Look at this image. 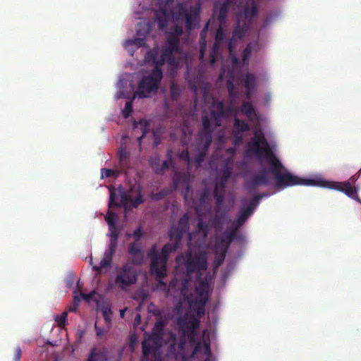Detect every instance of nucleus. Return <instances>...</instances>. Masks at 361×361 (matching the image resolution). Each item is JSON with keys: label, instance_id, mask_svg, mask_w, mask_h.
I'll list each match as a JSON object with an SVG mask.
<instances>
[{"label": "nucleus", "instance_id": "nucleus-1", "mask_svg": "<svg viewBox=\"0 0 361 361\" xmlns=\"http://www.w3.org/2000/svg\"><path fill=\"white\" fill-rule=\"evenodd\" d=\"M248 148L259 159H262L264 156L267 158L271 166L270 171L274 177L277 188H286L298 185L326 187L327 185V182L324 180L302 178L290 173L273 153L262 132L254 133V137L248 144Z\"/></svg>", "mask_w": 361, "mask_h": 361}, {"label": "nucleus", "instance_id": "nucleus-2", "mask_svg": "<svg viewBox=\"0 0 361 361\" xmlns=\"http://www.w3.org/2000/svg\"><path fill=\"white\" fill-rule=\"evenodd\" d=\"M174 20L178 23H184L187 32H190L195 29L200 21V6L188 5L185 2L178 3L171 11Z\"/></svg>", "mask_w": 361, "mask_h": 361}, {"label": "nucleus", "instance_id": "nucleus-3", "mask_svg": "<svg viewBox=\"0 0 361 361\" xmlns=\"http://www.w3.org/2000/svg\"><path fill=\"white\" fill-rule=\"evenodd\" d=\"M173 243H166L161 249V256H155L150 263V271L152 274L164 278L166 276V264L171 253L175 252L179 247L181 240L173 238Z\"/></svg>", "mask_w": 361, "mask_h": 361}, {"label": "nucleus", "instance_id": "nucleus-4", "mask_svg": "<svg viewBox=\"0 0 361 361\" xmlns=\"http://www.w3.org/2000/svg\"><path fill=\"white\" fill-rule=\"evenodd\" d=\"M162 78L161 68L154 66L151 73L140 81L135 96L140 99L149 97L152 92L157 91Z\"/></svg>", "mask_w": 361, "mask_h": 361}, {"label": "nucleus", "instance_id": "nucleus-5", "mask_svg": "<svg viewBox=\"0 0 361 361\" xmlns=\"http://www.w3.org/2000/svg\"><path fill=\"white\" fill-rule=\"evenodd\" d=\"M186 260L185 267L187 274L190 275L195 272H202L207 269V259L205 253L200 252L192 255L190 250L185 253Z\"/></svg>", "mask_w": 361, "mask_h": 361}, {"label": "nucleus", "instance_id": "nucleus-6", "mask_svg": "<svg viewBox=\"0 0 361 361\" xmlns=\"http://www.w3.org/2000/svg\"><path fill=\"white\" fill-rule=\"evenodd\" d=\"M137 280V274L134 268L128 264L123 265L118 271L115 283L123 290L127 287L135 284Z\"/></svg>", "mask_w": 361, "mask_h": 361}, {"label": "nucleus", "instance_id": "nucleus-7", "mask_svg": "<svg viewBox=\"0 0 361 361\" xmlns=\"http://www.w3.org/2000/svg\"><path fill=\"white\" fill-rule=\"evenodd\" d=\"M265 196H267L266 193L255 195L247 206L243 205L240 208L238 218L235 220L238 226H242L245 223L258 206L261 199Z\"/></svg>", "mask_w": 361, "mask_h": 361}, {"label": "nucleus", "instance_id": "nucleus-8", "mask_svg": "<svg viewBox=\"0 0 361 361\" xmlns=\"http://www.w3.org/2000/svg\"><path fill=\"white\" fill-rule=\"evenodd\" d=\"M164 334L152 331V333L145 337L142 343V361H148L149 355L152 350H157L161 345Z\"/></svg>", "mask_w": 361, "mask_h": 361}, {"label": "nucleus", "instance_id": "nucleus-9", "mask_svg": "<svg viewBox=\"0 0 361 361\" xmlns=\"http://www.w3.org/2000/svg\"><path fill=\"white\" fill-rule=\"evenodd\" d=\"M269 184L268 171L266 169H262L258 173L254 174L244 183L245 188L249 191H253L261 185L268 186Z\"/></svg>", "mask_w": 361, "mask_h": 361}, {"label": "nucleus", "instance_id": "nucleus-10", "mask_svg": "<svg viewBox=\"0 0 361 361\" xmlns=\"http://www.w3.org/2000/svg\"><path fill=\"white\" fill-rule=\"evenodd\" d=\"M190 217L188 214H184L179 219L176 227H171L169 231V236L171 240L173 238H178L181 240L183 234L188 232L189 229Z\"/></svg>", "mask_w": 361, "mask_h": 361}, {"label": "nucleus", "instance_id": "nucleus-11", "mask_svg": "<svg viewBox=\"0 0 361 361\" xmlns=\"http://www.w3.org/2000/svg\"><path fill=\"white\" fill-rule=\"evenodd\" d=\"M258 8L255 2L252 1L247 3L241 11L238 14V18H240V21L246 22L251 25L253 19L257 16Z\"/></svg>", "mask_w": 361, "mask_h": 361}, {"label": "nucleus", "instance_id": "nucleus-12", "mask_svg": "<svg viewBox=\"0 0 361 361\" xmlns=\"http://www.w3.org/2000/svg\"><path fill=\"white\" fill-rule=\"evenodd\" d=\"M203 128L198 133L197 140L200 141H206V145H211L212 142V133L211 121L207 114L203 115L202 118Z\"/></svg>", "mask_w": 361, "mask_h": 361}, {"label": "nucleus", "instance_id": "nucleus-13", "mask_svg": "<svg viewBox=\"0 0 361 361\" xmlns=\"http://www.w3.org/2000/svg\"><path fill=\"white\" fill-rule=\"evenodd\" d=\"M178 51V50L165 45L161 49V56L159 58V61L157 62L156 67L161 68V67L164 66L166 62L171 66L176 65L177 63L173 56V54L174 52Z\"/></svg>", "mask_w": 361, "mask_h": 361}, {"label": "nucleus", "instance_id": "nucleus-14", "mask_svg": "<svg viewBox=\"0 0 361 361\" xmlns=\"http://www.w3.org/2000/svg\"><path fill=\"white\" fill-rule=\"evenodd\" d=\"M209 288V284L207 279H201L196 287V292L198 294L197 303L200 304L202 307L205 306L208 300Z\"/></svg>", "mask_w": 361, "mask_h": 361}, {"label": "nucleus", "instance_id": "nucleus-15", "mask_svg": "<svg viewBox=\"0 0 361 361\" xmlns=\"http://www.w3.org/2000/svg\"><path fill=\"white\" fill-rule=\"evenodd\" d=\"M235 239L240 240V238L234 235L233 232H231L230 231L226 230L223 233L221 238L217 240L216 246L219 247L221 245L223 247L221 256L222 260H224L227 250L231 243Z\"/></svg>", "mask_w": 361, "mask_h": 361}, {"label": "nucleus", "instance_id": "nucleus-16", "mask_svg": "<svg viewBox=\"0 0 361 361\" xmlns=\"http://www.w3.org/2000/svg\"><path fill=\"white\" fill-rule=\"evenodd\" d=\"M333 188L343 192L347 196L360 202L357 195V190L353 188L350 181L335 182L332 185Z\"/></svg>", "mask_w": 361, "mask_h": 361}, {"label": "nucleus", "instance_id": "nucleus-17", "mask_svg": "<svg viewBox=\"0 0 361 361\" xmlns=\"http://www.w3.org/2000/svg\"><path fill=\"white\" fill-rule=\"evenodd\" d=\"M116 248L109 246L107 250H106L103 255V257L100 261L99 266H94L93 270L97 273H100L102 269L109 267L111 264L113 256L116 252Z\"/></svg>", "mask_w": 361, "mask_h": 361}, {"label": "nucleus", "instance_id": "nucleus-18", "mask_svg": "<svg viewBox=\"0 0 361 361\" xmlns=\"http://www.w3.org/2000/svg\"><path fill=\"white\" fill-rule=\"evenodd\" d=\"M169 20V13L167 9L161 8L155 12L154 18L152 22H153V25L157 24L159 30H164L167 27Z\"/></svg>", "mask_w": 361, "mask_h": 361}, {"label": "nucleus", "instance_id": "nucleus-19", "mask_svg": "<svg viewBox=\"0 0 361 361\" xmlns=\"http://www.w3.org/2000/svg\"><path fill=\"white\" fill-rule=\"evenodd\" d=\"M181 183H183L185 185L184 197L186 198V196L191 188L189 184L188 175L185 173H175L174 176L173 178V185L174 189H177Z\"/></svg>", "mask_w": 361, "mask_h": 361}, {"label": "nucleus", "instance_id": "nucleus-20", "mask_svg": "<svg viewBox=\"0 0 361 361\" xmlns=\"http://www.w3.org/2000/svg\"><path fill=\"white\" fill-rule=\"evenodd\" d=\"M250 27L249 23L240 21V18H237L236 25L233 29L232 37L236 39H242Z\"/></svg>", "mask_w": 361, "mask_h": 361}, {"label": "nucleus", "instance_id": "nucleus-21", "mask_svg": "<svg viewBox=\"0 0 361 361\" xmlns=\"http://www.w3.org/2000/svg\"><path fill=\"white\" fill-rule=\"evenodd\" d=\"M197 145L200 152L195 158V163L196 168H199L204 161L210 145L207 146L206 141H200L199 140H197Z\"/></svg>", "mask_w": 361, "mask_h": 361}, {"label": "nucleus", "instance_id": "nucleus-22", "mask_svg": "<svg viewBox=\"0 0 361 361\" xmlns=\"http://www.w3.org/2000/svg\"><path fill=\"white\" fill-rule=\"evenodd\" d=\"M153 25V22L151 21H141L137 23L136 34L138 37L145 38L150 32Z\"/></svg>", "mask_w": 361, "mask_h": 361}, {"label": "nucleus", "instance_id": "nucleus-23", "mask_svg": "<svg viewBox=\"0 0 361 361\" xmlns=\"http://www.w3.org/2000/svg\"><path fill=\"white\" fill-rule=\"evenodd\" d=\"M140 128L142 132V135L137 138V142L139 145H141L142 139L145 137L149 131V121L144 118H141L138 122L135 121L133 122V129H136L137 128Z\"/></svg>", "mask_w": 361, "mask_h": 361}, {"label": "nucleus", "instance_id": "nucleus-24", "mask_svg": "<svg viewBox=\"0 0 361 361\" xmlns=\"http://www.w3.org/2000/svg\"><path fill=\"white\" fill-rule=\"evenodd\" d=\"M245 89L255 90L257 87V78L253 73H247L242 78Z\"/></svg>", "mask_w": 361, "mask_h": 361}, {"label": "nucleus", "instance_id": "nucleus-25", "mask_svg": "<svg viewBox=\"0 0 361 361\" xmlns=\"http://www.w3.org/2000/svg\"><path fill=\"white\" fill-rule=\"evenodd\" d=\"M230 1L229 0H226L223 2V4L220 6L219 12L218 15V20L219 24L224 25L226 22L227 14L228 12Z\"/></svg>", "mask_w": 361, "mask_h": 361}, {"label": "nucleus", "instance_id": "nucleus-26", "mask_svg": "<svg viewBox=\"0 0 361 361\" xmlns=\"http://www.w3.org/2000/svg\"><path fill=\"white\" fill-rule=\"evenodd\" d=\"M110 231V240L109 245L114 247L117 248L118 245V239L120 234V231L118 230L116 225L109 226Z\"/></svg>", "mask_w": 361, "mask_h": 361}, {"label": "nucleus", "instance_id": "nucleus-27", "mask_svg": "<svg viewBox=\"0 0 361 361\" xmlns=\"http://www.w3.org/2000/svg\"><path fill=\"white\" fill-rule=\"evenodd\" d=\"M241 112L250 120H252L256 116L255 110L252 104L249 102H243L242 104Z\"/></svg>", "mask_w": 361, "mask_h": 361}, {"label": "nucleus", "instance_id": "nucleus-28", "mask_svg": "<svg viewBox=\"0 0 361 361\" xmlns=\"http://www.w3.org/2000/svg\"><path fill=\"white\" fill-rule=\"evenodd\" d=\"M149 164L155 173H161V160L159 155L151 157L149 159Z\"/></svg>", "mask_w": 361, "mask_h": 361}, {"label": "nucleus", "instance_id": "nucleus-29", "mask_svg": "<svg viewBox=\"0 0 361 361\" xmlns=\"http://www.w3.org/2000/svg\"><path fill=\"white\" fill-rule=\"evenodd\" d=\"M164 133V128L158 127L152 130V136L154 138V147H157L162 141V135Z\"/></svg>", "mask_w": 361, "mask_h": 361}, {"label": "nucleus", "instance_id": "nucleus-30", "mask_svg": "<svg viewBox=\"0 0 361 361\" xmlns=\"http://www.w3.org/2000/svg\"><path fill=\"white\" fill-rule=\"evenodd\" d=\"M231 176V169L228 168V166H226L222 170V177L221 178V180L219 183H216L217 185H220L221 190H224L226 188V183L228 180V178Z\"/></svg>", "mask_w": 361, "mask_h": 361}, {"label": "nucleus", "instance_id": "nucleus-31", "mask_svg": "<svg viewBox=\"0 0 361 361\" xmlns=\"http://www.w3.org/2000/svg\"><path fill=\"white\" fill-rule=\"evenodd\" d=\"M210 191L207 188H205L199 197V207H204L207 204H209L210 201Z\"/></svg>", "mask_w": 361, "mask_h": 361}, {"label": "nucleus", "instance_id": "nucleus-32", "mask_svg": "<svg viewBox=\"0 0 361 361\" xmlns=\"http://www.w3.org/2000/svg\"><path fill=\"white\" fill-rule=\"evenodd\" d=\"M166 46L173 48L178 51H179V44L180 39L179 38L172 36V35H169L166 33Z\"/></svg>", "mask_w": 361, "mask_h": 361}, {"label": "nucleus", "instance_id": "nucleus-33", "mask_svg": "<svg viewBox=\"0 0 361 361\" xmlns=\"http://www.w3.org/2000/svg\"><path fill=\"white\" fill-rule=\"evenodd\" d=\"M208 27H209V22L205 25V26L204 27V28L202 29V30L200 32V42L201 44L200 54V59L202 58H203L204 54V49H205V47H206L205 37H206L207 32L208 30Z\"/></svg>", "mask_w": 361, "mask_h": 361}, {"label": "nucleus", "instance_id": "nucleus-34", "mask_svg": "<svg viewBox=\"0 0 361 361\" xmlns=\"http://www.w3.org/2000/svg\"><path fill=\"white\" fill-rule=\"evenodd\" d=\"M223 25L219 24V27L216 30L215 36V44L222 46L226 40V33L224 30Z\"/></svg>", "mask_w": 361, "mask_h": 361}, {"label": "nucleus", "instance_id": "nucleus-35", "mask_svg": "<svg viewBox=\"0 0 361 361\" xmlns=\"http://www.w3.org/2000/svg\"><path fill=\"white\" fill-rule=\"evenodd\" d=\"M128 252L132 256L137 257L140 259V261L142 259V253L141 249L135 243L130 244Z\"/></svg>", "mask_w": 361, "mask_h": 361}, {"label": "nucleus", "instance_id": "nucleus-36", "mask_svg": "<svg viewBox=\"0 0 361 361\" xmlns=\"http://www.w3.org/2000/svg\"><path fill=\"white\" fill-rule=\"evenodd\" d=\"M157 49H151L147 52L145 57V61L147 62H152L155 65V66H157V62L159 61V59H157Z\"/></svg>", "mask_w": 361, "mask_h": 361}, {"label": "nucleus", "instance_id": "nucleus-37", "mask_svg": "<svg viewBox=\"0 0 361 361\" xmlns=\"http://www.w3.org/2000/svg\"><path fill=\"white\" fill-rule=\"evenodd\" d=\"M109 192H110L109 202V208L120 207L121 204L116 201L117 195H116L115 189L113 188H109Z\"/></svg>", "mask_w": 361, "mask_h": 361}, {"label": "nucleus", "instance_id": "nucleus-38", "mask_svg": "<svg viewBox=\"0 0 361 361\" xmlns=\"http://www.w3.org/2000/svg\"><path fill=\"white\" fill-rule=\"evenodd\" d=\"M126 43L127 46L135 45L137 47H142L146 45L145 38L142 37L128 39Z\"/></svg>", "mask_w": 361, "mask_h": 361}, {"label": "nucleus", "instance_id": "nucleus-39", "mask_svg": "<svg viewBox=\"0 0 361 361\" xmlns=\"http://www.w3.org/2000/svg\"><path fill=\"white\" fill-rule=\"evenodd\" d=\"M221 46L214 44L213 48L210 52L209 54V61L212 65L214 64L216 61V59L219 54V50L221 49Z\"/></svg>", "mask_w": 361, "mask_h": 361}, {"label": "nucleus", "instance_id": "nucleus-40", "mask_svg": "<svg viewBox=\"0 0 361 361\" xmlns=\"http://www.w3.org/2000/svg\"><path fill=\"white\" fill-rule=\"evenodd\" d=\"M234 127L239 132H245L249 130V126L247 123L244 121H240L239 118H235L234 120Z\"/></svg>", "mask_w": 361, "mask_h": 361}, {"label": "nucleus", "instance_id": "nucleus-41", "mask_svg": "<svg viewBox=\"0 0 361 361\" xmlns=\"http://www.w3.org/2000/svg\"><path fill=\"white\" fill-rule=\"evenodd\" d=\"M101 355L100 350H97L96 348H93L91 349L85 361H98Z\"/></svg>", "mask_w": 361, "mask_h": 361}, {"label": "nucleus", "instance_id": "nucleus-42", "mask_svg": "<svg viewBox=\"0 0 361 361\" xmlns=\"http://www.w3.org/2000/svg\"><path fill=\"white\" fill-rule=\"evenodd\" d=\"M166 324V322L162 318L159 319L154 324L153 331L164 334V328Z\"/></svg>", "mask_w": 361, "mask_h": 361}, {"label": "nucleus", "instance_id": "nucleus-43", "mask_svg": "<svg viewBox=\"0 0 361 361\" xmlns=\"http://www.w3.org/2000/svg\"><path fill=\"white\" fill-rule=\"evenodd\" d=\"M67 317V312H63L61 314L56 316L55 320L60 328H64V326H66Z\"/></svg>", "mask_w": 361, "mask_h": 361}, {"label": "nucleus", "instance_id": "nucleus-44", "mask_svg": "<svg viewBox=\"0 0 361 361\" xmlns=\"http://www.w3.org/2000/svg\"><path fill=\"white\" fill-rule=\"evenodd\" d=\"M80 303V298L79 296L75 295L73 298L72 302L69 305L68 310L70 312H75Z\"/></svg>", "mask_w": 361, "mask_h": 361}, {"label": "nucleus", "instance_id": "nucleus-45", "mask_svg": "<svg viewBox=\"0 0 361 361\" xmlns=\"http://www.w3.org/2000/svg\"><path fill=\"white\" fill-rule=\"evenodd\" d=\"M144 202L142 190L140 188L137 190V197L130 202V204L133 207L136 208Z\"/></svg>", "mask_w": 361, "mask_h": 361}, {"label": "nucleus", "instance_id": "nucleus-46", "mask_svg": "<svg viewBox=\"0 0 361 361\" xmlns=\"http://www.w3.org/2000/svg\"><path fill=\"white\" fill-rule=\"evenodd\" d=\"M118 157L122 164H126L129 159V152L125 148H121L118 152Z\"/></svg>", "mask_w": 361, "mask_h": 361}, {"label": "nucleus", "instance_id": "nucleus-47", "mask_svg": "<svg viewBox=\"0 0 361 361\" xmlns=\"http://www.w3.org/2000/svg\"><path fill=\"white\" fill-rule=\"evenodd\" d=\"M224 116H225L217 111H215L214 110L211 111V118L215 122L216 127L221 126V119Z\"/></svg>", "mask_w": 361, "mask_h": 361}, {"label": "nucleus", "instance_id": "nucleus-48", "mask_svg": "<svg viewBox=\"0 0 361 361\" xmlns=\"http://www.w3.org/2000/svg\"><path fill=\"white\" fill-rule=\"evenodd\" d=\"M197 226L198 231L203 234L204 237H206L209 231V227L207 224L205 222H204L201 219H200L198 220Z\"/></svg>", "mask_w": 361, "mask_h": 361}, {"label": "nucleus", "instance_id": "nucleus-49", "mask_svg": "<svg viewBox=\"0 0 361 361\" xmlns=\"http://www.w3.org/2000/svg\"><path fill=\"white\" fill-rule=\"evenodd\" d=\"M116 214L111 211H109L106 217L105 220L106 221L109 226H114L116 225Z\"/></svg>", "mask_w": 361, "mask_h": 361}, {"label": "nucleus", "instance_id": "nucleus-50", "mask_svg": "<svg viewBox=\"0 0 361 361\" xmlns=\"http://www.w3.org/2000/svg\"><path fill=\"white\" fill-rule=\"evenodd\" d=\"M170 92L173 99H176L180 94V90L178 85L175 83L171 84Z\"/></svg>", "mask_w": 361, "mask_h": 361}, {"label": "nucleus", "instance_id": "nucleus-51", "mask_svg": "<svg viewBox=\"0 0 361 361\" xmlns=\"http://www.w3.org/2000/svg\"><path fill=\"white\" fill-rule=\"evenodd\" d=\"M133 111V104L132 102H127L126 103L125 107L122 111L123 116L125 118H127L130 116V114Z\"/></svg>", "mask_w": 361, "mask_h": 361}, {"label": "nucleus", "instance_id": "nucleus-52", "mask_svg": "<svg viewBox=\"0 0 361 361\" xmlns=\"http://www.w3.org/2000/svg\"><path fill=\"white\" fill-rule=\"evenodd\" d=\"M102 178H110V177H116L117 173L116 171L108 169H102L101 170Z\"/></svg>", "mask_w": 361, "mask_h": 361}, {"label": "nucleus", "instance_id": "nucleus-53", "mask_svg": "<svg viewBox=\"0 0 361 361\" xmlns=\"http://www.w3.org/2000/svg\"><path fill=\"white\" fill-rule=\"evenodd\" d=\"M183 32L182 25H176L173 27V30L172 32H166L169 35H172V36L176 37L178 38H180V37L182 35Z\"/></svg>", "mask_w": 361, "mask_h": 361}, {"label": "nucleus", "instance_id": "nucleus-54", "mask_svg": "<svg viewBox=\"0 0 361 361\" xmlns=\"http://www.w3.org/2000/svg\"><path fill=\"white\" fill-rule=\"evenodd\" d=\"M216 200V212H218L222 207L224 202V190H221L220 195L218 196Z\"/></svg>", "mask_w": 361, "mask_h": 361}, {"label": "nucleus", "instance_id": "nucleus-55", "mask_svg": "<svg viewBox=\"0 0 361 361\" xmlns=\"http://www.w3.org/2000/svg\"><path fill=\"white\" fill-rule=\"evenodd\" d=\"M252 50L250 45H247L243 51V62L246 63L248 62Z\"/></svg>", "mask_w": 361, "mask_h": 361}, {"label": "nucleus", "instance_id": "nucleus-56", "mask_svg": "<svg viewBox=\"0 0 361 361\" xmlns=\"http://www.w3.org/2000/svg\"><path fill=\"white\" fill-rule=\"evenodd\" d=\"M120 197L121 204L123 206H126L127 204H130V202L132 201L130 196L128 195L125 192H121Z\"/></svg>", "mask_w": 361, "mask_h": 361}, {"label": "nucleus", "instance_id": "nucleus-57", "mask_svg": "<svg viewBox=\"0 0 361 361\" xmlns=\"http://www.w3.org/2000/svg\"><path fill=\"white\" fill-rule=\"evenodd\" d=\"M226 217V213L222 212L221 214H216L213 220L214 226L217 228L221 224L222 220Z\"/></svg>", "mask_w": 361, "mask_h": 361}, {"label": "nucleus", "instance_id": "nucleus-58", "mask_svg": "<svg viewBox=\"0 0 361 361\" xmlns=\"http://www.w3.org/2000/svg\"><path fill=\"white\" fill-rule=\"evenodd\" d=\"M241 226H238V224L233 221L231 225V226L227 229V231H230L231 232H233V234L235 235L239 238H242L240 234H238V230Z\"/></svg>", "mask_w": 361, "mask_h": 361}, {"label": "nucleus", "instance_id": "nucleus-59", "mask_svg": "<svg viewBox=\"0 0 361 361\" xmlns=\"http://www.w3.org/2000/svg\"><path fill=\"white\" fill-rule=\"evenodd\" d=\"M241 226H238V224L233 221L231 225V226L227 229V231H230L231 232H233V234L235 235L239 238H242L240 234H238V230Z\"/></svg>", "mask_w": 361, "mask_h": 361}, {"label": "nucleus", "instance_id": "nucleus-60", "mask_svg": "<svg viewBox=\"0 0 361 361\" xmlns=\"http://www.w3.org/2000/svg\"><path fill=\"white\" fill-rule=\"evenodd\" d=\"M104 319L107 324H110L111 319L110 315L112 314L111 308H106L102 310Z\"/></svg>", "mask_w": 361, "mask_h": 361}, {"label": "nucleus", "instance_id": "nucleus-61", "mask_svg": "<svg viewBox=\"0 0 361 361\" xmlns=\"http://www.w3.org/2000/svg\"><path fill=\"white\" fill-rule=\"evenodd\" d=\"M214 108L215 109H214L215 111H217L223 115H226V112H225V106H224V102L221 101V102H218L215 105H214Z\"/></svg>", "mask_w": 361, "mask_h": 361}, {"label": "nucleus", "instance_id": "nucleus-62", "mask_svg": "<svg viewBox=\"0 0 361 361\" xmlns=\"http://www.w3.org/2000/svg\"><path fill=\"white\" fill-rule=\"evenodd\" d=\"M179 158L181 160L187 161L188 163V167L190 166V159L189 156V152L187 149H183L180 154H179Z\"/></svg>", "mask_w": 361, "mask_h": 361}, {"label": "nucleus", "instance_id": "nucleus-63", "mask_svg": "<svg viewBox=\"0 0 361 361\" xmlns=\"http://www.w3.org/2000/svg\"><path fill=\"white\" fill-rule=\"evenodd\" d=\"M168 195V192L166 190H162L159 192L154 195V198L156 200H161L164 198Z\"/></svg>", "mask_w": 361, "mask_h": 361}, {"label": "nucleus", "instance_id": "nucleus-64", "mask_svg": "<svg viewBox=\"0 0 361 361\" xmlns=\"http://www.w3.org/2000/svg\"><path fill=\"white\" fill-rule=\"evenodd\" d=\"M22 356V350L21 348L18 346L15 350V355L13 357V361H20Z\"/></svg>", "mask_w": 361, "mask_h": 361}]
</instances>
